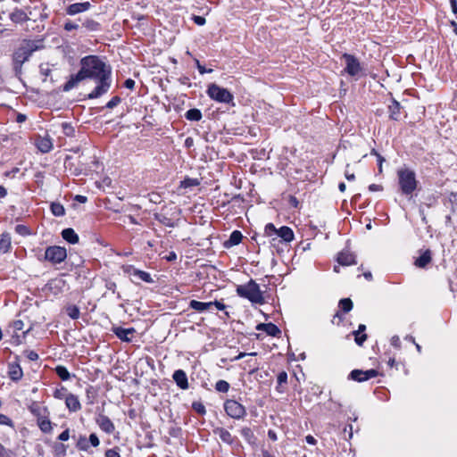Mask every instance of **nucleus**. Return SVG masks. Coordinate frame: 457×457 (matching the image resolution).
Listing matches in <instances>:
<instances>
[{"instance_id":"1","label":"nucleus","mask_w":457,"mask_h":457,"mask_svg":"<svg viewBox=\"0 0 457 457\" xmlns=\"http://www.w3.org/2000/svg\"><path fill=\"white\" fill-rule=\"evenodd\" d=\"M111 67L97 55H87L80 60V70L71 74L63 84L62 90L68 92L87 79L97 80L96 87L88 94L89 99H96L108 92L111 87Z\"/></svg>"},{"instance_id":"2","label":"nucleus","mask_w":457,"mask_h":457,"mask_svg":"<svg viewBox=\"0 0 457 457\" xmlns=\"http://www.w3.org/2000/svg\"><path fill=\"white\" fill-rule=\"evenodd\" d=\"M237 295L244 299H247L252 303L264 304L265 299L260 286L253 279H250L246 284L238 285L236 288Z\"/></svg>"},{"instance_id":"3","label":"nucleus","mask_w":457,"mask_h":457,"mask_svg":"<svg viewBox=\"0 0 457 457\" xmlns=\"http://www.w3.org/2000/svg\"><path fill=\"white\" fill-rule=\"evenodd\" d=\"M399 189L402 195H411L417 189L418 180L415 172L409 168H401L397 170Z\"/></svg>"},{"instance_id":"4","label":"nucleus","mask_w":457,"mask_h":457,"mask_svg":"<svg viewBox=\"0 0 457 457\" xmlns=\"http://www.w3.org/2000/svg\"><path fill=\"white\" fill-rule=\"evenodd\" d=\"M38 49L36 42L29 39H24L20 46L14 51L12 54V62L14 69L21 70L23 63L27 62L33 52Z\"/></svg>"},{"instance_id":"5","label":"nucleus","mask_w":457,"mask_h":457,"mask_svg":"<svg viewBox=\"0 0 457 457\" xmlns=\"http://www.w3.org/2000/svg\"><path fill=\"white\" fill-rule=\"evenodd\" d=\"M264 235L271 237L272 241H275L278 237L285 243H290L295 238L294 231L287 226H282L279 228H276L273 223H268L264 227Z\"/></svg>"},{"instance_id":"6","label":"nucleus","mask_w":457,"mask_h":457,"mask_svg":"<svg viewBox=\"0 0 457 457\" xmlns=\"http://www.w3.org/2000/svg\"><path fill=\"white\" fill-rule=\"evenodd\" d=\"M179 213L180 210L178 207L170 210L163 208L160 212L154 213V218L165 227L175 228L179 220Z\"/></svg>"},{"instance_id":"7","label":"nucleus","mask_w":457,"mask_h":457,"mask_svg":"<svg viewBox=\"0 0 457 457\" xmlns=\"http://www.w3.org/2000/svg\"><path fill=\"white\" fill-rule=\"evenodd\" d=\"M67 258V250L65 247L59 245H50L45 250V254L42 258H38L40 262H48L52 265L62 263Z\"/></svg>"},{"instance_id":"8","label":"nucleus","mask_w":457,"mask_h":457,"mask_svg":"<svg viewBox=\"0 0 457 457\" xmlns=\"http://www.w3.org/2000/svg\"><path fill=\"white\" fill-rule=\"evenodd\" d=\"M206 93L212 100L218 103L230 104L234 100V96L231 92L215 83L208 85Z\"/></svg>"},{"instance_id":"9","label":"nucleus","mask_w":457,"mask_h":457,"mask_svg":"<svg viewBox=\"0 0 457 457\" xmlns=\"http://www.w3.org/2000/svg\"><path fill=\"white\" fill-rule=\"evenodd\" d=\"M223 407L226 414L234 420H243L246 416L245 407L236 400H226Z\"/></svg>"},{"instance_id":"10","label":"nucleus","mask_w":457,"mask_h":457,"mask_svg":"<svg viewBox=\"0 0 457 457\" xmlns=\"http://www.w3.org/2000/svg\"><path fill=\"white\" fill-rule=\"evenodd\" d=\"M341 59L345 62L344 71L349 76L355 77L362 72L361 62L355 55L345 53L342 54Z\"/></svg>"},{"instance_id":"11","label":"nucleus","mask_w":457,"mask_h":457,"mask_svg":"<svg viewBox=\"0 0 457 457\" xmlns=\"http://www.w3.org/2000/svg\"><path fill=\"white\" fill-rule=\"evenodd\" d=\"M7 375L9 379L14 383L22 379L24 372L21 365L20 355H14L13 360L7 363Z\"/></svg>"},{"instance_id":"12","label":"nucleus","mask_w":457,"mask_h":457,"mask_svg":"<svg viewBox=\"0 0 457 457\" xmlns=\"http://www.w3.org/2000/svg\"><path fill=\"white\" fill-rule=\"evenodd\" d=\"M212 306H215L217 310L223 311L226 309V305L222 301L215 300L213 302H199L196 300H191L189 302V308L193 309L198 312H204L209 311Z\"/></svg>"},{"instance_id":"13","label":"nucleus","mask_w":457,"mask_h":457,"mask_svg":"<svg viewBox=\"0 0 457 457\" xmlns=\"http://www.w3.org/2000/svg\"><path fill=\"white\" fill-rule=\"evenodd\" d=\"M100 445V440L96 434L92 433L89 435L88 439L86 436L80 435L76 442V448L79 451L87 452L89 446L97 447Z\"/></svg>"},{"instance_id":"14","label":"nucleus","mask_w":457,"mask_h":457,"mask_svg":"<svg viewBox=\"0 0 457 457\" xmlns=\"http://www.w3.org/2000/svg\"><path fill=\"white\" fill-rule=\"evenodd\" d=\"M379 375V372L375 369L367 370H353L348 378L357 382H364L370 378H376Z\"/></svg>"},{"instance_id":"15","label":"nucleus","mask_w":457,"mask_h":457,"mask_svg":"<svg viewBox=\"0 0 457 457\" xmlns=\"http://www.w3.org/2000/svg\"><path fill=\"white\" fill-rule=\"evenodd\" d=\"M96 423L98 425L100 429L104 433L111 435L115 431L114 423L111 419L104 413H98L96 417Z\"/></svg>"},{"instance_id":"16","label":"nucleus","mask_w":457,"mask_h":457,"mask_svg":"<svg viewBox=\"0 0 457 457\" xmlns=\"http://www.w3.org/2000/svg\"><path fill=\"white\" fill-rule=\"evenodd\" d=\"M353 307V303L350 298H343L338 303V311L336 312V314L333 317L332 322L335 323V320L337 318L338 321L337 324L340 323V321L343 320V313H348L352 311Z\"/></svg>"},{"instance_id":"17","label":"nucleus","mask_w":457,"mask_h":457,"mask_svg":"<svg viewBox=\"0 0 457 457\" xmlns=\"http://www.w3.org/2000/svg\"><path fill=\"white\" fill-rule=\"evenodd\" d=\"M90 8L91 4L89 2L74 3L66 7L65 12L67 15L73 16L78 13L87 12Z\"/></svg>"},{"instance_id":"18","label":"nucleus","mask_w":457,"mask_h":457,"mask_svg":"<svg viewBox=\"0 0 457 457\" xmlns=\"http://www.w3.org/2000/svg\"><path fill=\"white\" fill-rule=\"evenodd\" d=\"M388 117L392 120H399L402 114L403 107L401 104L395 98L391 99L390 104L387 106Z\"/></svg>"},{"instance_id":"19","label":"nucleus","mask_w":457,"mask_h":457,"mask_svg":"<svg viewBox=\"0 0 457 457\" xmlns=\"http://www.w3.org/2000/svg\"><path fill=\"white\" fill-rule=\"evenodd\" d=\"M212 431L213 434L218 436L223 443L228 445H232L236 441V436H232L228 429L222 427H217L213 428Z\"/></svg>"},{"instance_id":"20","label":"nucleus","mask_w":457,"mask_h":457,"mask_svg":"<svg viewBox=\"0 0 457 457\" xmlns=\"http://www.w3.org/2000/svg\"><path fill=\"white\" fill-rule=\"evenodd\" d=\"M337 262L342 266H350L356 264L355 255L349 250H343L338 253Z\"/></svg>"},{"instance_id":"21","label":"nucleus","mask_w":457,"mask_h":457,"mask_svg":"<svg viewBox=\"0 0 457 457\" xmlns=\"http://www.w3.org/2000/svg\"><path fill=\"white\" fill-rule=\"evenodd\" d=\"M172 378L176 385L182 390H187L189 387L187 373L183 370H177L172 375Z\"/></svg>"},{"instance_id":"22","label":"nucleus","mask_w":457,"mask_h":457,"mask_svg":"<svg viewBox=\"0 0 457 457\" xmlns=\"http://www.w3.org/2000/svg\"><path fill=\"white\" fill-rule=\"evenodd\" d=\"M28 410L36 418V420L40 417L49 414L48 408L46 406H42L40 403L36 401H33L29 405H28Z\"/></svg>"},{"instance_id":"23","label":"nucleus","mask_w":457,"mask_h":457,"mask_svg":"<svg viewBox=\"0 0 457 457\" xmlns=\"http://www.w3.org/2000/svg\"><path fill=\"white\" fill-rule=\"evenodd\" d=\"M112 332L120 340L129 343L132 341V338L129 336L133 335L136 329L134 328L115 327L112 328Z\"/></svg>"},{"instance_id":"24","label":"nucleus","mask_w":457,"mask_h":457,"mask_svg":"<svg viewBox=\"0 0 457 457\" xmlns=\"http://www.w3.org/2000/svg\"><path fill=\"white\" fill-rule=\"evenodd\" d=\"M65 406L70 412H77L81 410L82 406L78 395L70 393L65 400Z\"/></svg>"},{"instance_id":"25","label":"nucleus","mask_w":457,"mask_h":457,"mask_svg":"<svg viewBox=\"0 0 457 457\" xmlns=\"http://www.w3.org/2000/svg\"><path fill=\"white\" fill-rule=\"evenodd\" d=\"M35 145L38 151L43 154L49 153L53 149V142L49 137H38Z\"/></svg>"},{"instance_id":"26","label":"nucleus","mask_w":457,"mask_h":457,"mask_svg":"<svg viewBox=\"0 0 457 457\" xmlns=\"http://www.w3.org/2000/svg\"><path fill=\"white\" fill-rule=\"evenodd\" d=\"M240 435L245 441L252 447L257 446V436L250 427H243L240 429Z\"/></svg>"},{"instance_id":"27","label":"nucleus","mask_w":457,"mask_h":457,"mask_svg":"<svg viewBox=\"0 0 457 457\" xmlns=\"http://www.w3.org/2000/svg\"><path fill=\"white\" fill-rule=\"evenodd\" d=\"M256 329L264 331L267 335L271 337H278L281 334L279 328L274 323H260L256 326Z\"/></svg>"},{"instance_id":"28","label":"nucleus","mask_w":457,"mask_h":457,"mask_svg":"<svg viewBox=\"0 0 457 457\" xmlns=\"http://www.w3.org/2000/svg\"><path fill=\"white\" fill-rule=\"evenodd\" d=\"M9 18L15 24L23 23L29 20L28 13L18 7L13 9L9 14Z\"/></svg>"},{"instance_id":"29","label":"nucleus","mask_w":457,"mask_h":457,"mask_svg":"<svg viewBox=\"0 0 457 457\" xmlns=\"http://www.w3.org/2000/svg\"><path fill=\"white\" fill-rule=\"evenodd\" d=\"M288 376L287 371L282 370L277 375V386L275 387L278 394H285L287 390Z\"/></svg>"},{"instance_id":"30","label":"nucleus","mask_w":457,"mask_h":457,"mask_svg":"<svg viewBox=\"0 0 457 457\" xmlns=\"http://www.w3.org/2000/svg\"><path fill=\"white\" fill-rule=\"evenodd\" d=\"M432 261V253L429 249L425 250L420 257H418L414 264L418 268H426Z\"/></svg>"},{"instance_id":"31","label":"nucleus","mask_w":457,"mask_h":457,"mask_svg":"<svg viewBox=\"0 0 457 457\" xmlns=\"http://www.w3.org/2000/svg\"><path fill=\"white\" fill-rule=\"evenodd\" d=\"M37 425L45 434H50L53 431L54 424L49 419V414H46V416L40 417L38 420H37Z\"/></svg>"},{"instance_id":"32","label":"nucleus","mask_w":457,"mask_h":457,"mask_svg":"<svg viewBox=\"0 0 457 457\" xmlns=\"http://www.w3.org/2000/svg\"><path fill=\"white\" fill-rule=\"evenodd\" d=\"M243 234L239 230H234L229 236V238L225 241L224 246L228 248L234 245H237L242 242Z\"/></svg>"},{"instance_id":"33","label":"nucleus","mask_w":457,"mask_h":457,"mask_svg":"<svg viewBox=\"0 0 457 457\" xmlns=\"http://www.w3.org/2000/svg\"><path fill=\"white\" fill-rule=\"evenodd\" d=\"M12 249V238L9 233H3L0 237V252L7 253Z\"/></svg>"},{"instance_id":"34","label":"nucleus","mask_w":457,"mask_h":457,"mask_svg":"<svg viewBox=\"0 0 457 457\" xmlns=\"http://www.w3.org/2000/svg\"><path fill=\"white\" fill-rule=\"evenodd\" d=\"M69 445L64 443L54 442L52 445V453L54 457H64L67 454Z\"/></svg>"},{"instance_id":"35","label":"nucleus","mask_w":457,"mask_h":457,"mask_svg":"<svg viewBox=\"0 0 457 457\" xmlns=\"http://www.w3.org/2000/svg\"><path fill=\"white\" fill-rule=\"evenodd\" d=\"M62 238L70 244H77L79 240L78 234L71 228H64L62 231Z\"/></svg>"},{"instance_id":"36","label":"nucleus","mask_w":457,"mask_h":457,"mask_svg":"<svg viewBox=\"0 0 457 457\" xmlns=\"http://www.w3.org/2000/svg\"><path fill=\"white\" fill-rule=\"evenodd\" d=\"M82 27L87 31V32H96L102 29V25L100 22L95 21L91 18H87L82 22Z\"/></svg>"},{"instance_id":"37","label":"nucleus","mask_w":457,"mask_h":457,"mask_svg":"<svg viewBox=\"0 0 457 457\" xmlns=\"http://www.w3.org/2000/svg\"><path fill=\"white\" fill-rule=\"evenodd\" d=\"M134 278L135 279H131V281L134 284H138L139 281H144L145 283H154V279L151 276V274L147 271L138 270L137 273L135 274Z\"/></svg>"},{"instance_id":"38","label":"nucleus","mask_w":457,"mask_h":457,"mask_svg":"<svg viewBox=\"0 0 457 457\" xmlns=\"http://www.w3.org/2000/svg\"><path fill=\"white\" fill-rule=\"evenodd\" d=\"M185 118L190 121H199L203 118V114L199 109L192 108L186 112Z\"/></svg>"},{"instance_id":"39","label":"nucleus","mask_w":457,"mask_h":457,"mask_svg":"<svg viewBox=\"0 0 457 457\" xmlns=\"http://www.w3.org/2000/svg\"><path fill=\"white\" fill-rule=\"evenodd\" d=\"M54 372L62 381H67L71 378L68 369L63 365H57L54 368Z\"/></svg>"},{"instance_id":"40","label":"nucleus","mask_w":457,"mask_h":457,"mask_svg":"<svg viewBox=\"0 0 457 457\" xmlns=\"http://www.w3.org/2000/svg\"><path fill=\"white\" fill-rule=\"evenodd\" d=\"M50 210L55 217H62L65 215V208L59 202H53L50 205Z\"/></svg>"},{"instance_id":"41","label":"nucleus","mask_w":457,"mask_h":457,"mask_svg":"<svg viewBox=\"0 0 457 457\" xmlns=\"http://www.w3.org/2000/svg\"><path fill=\"white\" fill-rule=\"evenodd\" d=\"M67 315L72 320H78L80 316L79 308L75 304H71L66 307Z\"/></svg>"},{"instance_id":"42","label":"nucleus","mask_w":457,"mask_h":457,"mask_svg":"<svg viewBox=\"0 0 457 457\" xmlns=\"http://www.w3.org/2000/svg\"><path fill=\"white\" fill-rule=\"evenodd\" d=\"M70 394V392H68V389L63 386H61L60 387L58 388H55L53 392V396L55 398V399H58V400H63L64 401L66 400V397L67 395Z\"/></svg>"},{"instance_id":"43","label":"nucleus","mask_w":457,"mask_h":457,"mask_svg":"<svg viewBox=\"0 0 457 457\" xmlns=\"http://www.w3.org/2000/svg\"><path fill=\"white\" fill-rule=\"evenodd\" d=\"M199 185H200V181L198 179L186 178L180 181L179 187L187 188V187H197Z\"/></svg>"},{"instance_id":"44","label":"nucleus","mask_w":457,"mask_h":457,"mask_svg":"<svg viewBox=\"0 0 457 457\" xmlns=\"http://www.w3.org/2000/svg\"><path fill=\"white\" fill-rule=\"evenodd\" d=\"M350 335H353L354 337V342L357 345L362 346L364 342L367 340L368 336L366 333H361L357 330L353 331Z\"/></svg>"},{"instance_id":"45","label":"nucleus","mask_w":457,"mask_h":457,"mask_svg":"<svg viewBox=\"0 0 457 457\" xmlns=\"http://www.w3.org/2000/svg\"><path fill=\"white\" fill-rule=\"evenodd\" d=\"M86 396H87V404H94L96 396V390L92 386H88L86 388Z\"/></svg>"},{"instance_id":"46","label":"nucleus","mask_w":457,"mask_h":457,"mask_svg":"<svg viewBox=\"0 0 457 457\" xmlns=\"http://www.w3.org/2000/svg\"><path fill=\"white\" fill-rule=\"evenodd\" d=\"M230 388V385L228 381L220 379L215 384V390L220 393H227Z\"/></svg>"},{"instance_id":"47","label":"nucleus","mask_w":457,"mask_h":457,"mask_svg":"<svg viewBox=\"0 0 457 457\" xmlns=\"http://www.w3.org/2000/svg\"><path fill=\"white\" fill-rule=\"evenodd\" d=\"M192 409L198 413L199 415H205L206 414V409L204 404L200 401H195L192 403Z\"/></svg>"},{"instance_id":"48","label":"nucleus","mask_w":457,"mask_h":457,"mask_svg":"<svg viewBox=\"0 0 457 457\" xmlns=\"http://www.w3.org/2000/svg\"><path fill=\"white\" fill-rule=\"evenodd\" d=\"M62 130L66 137H72L75 136V129L68 122L62 123Z\"/></svg>"},{"instance_id":"49","label":"nucleus","mask_w":457,"mask_h":457,"mask_svg":"<svg viewBox=\"0 0 457 457\" xmlns=\"http://www.w3.org/2000/svg\"><path fill=\"white\" fill-rule=\"evenodd\" d=\"M122 271L129 276H135L138 269L135 268L134 265L125 264L121 266Z\"/></svg>"},{"instance_id":"50","label":"nucleus","mask_w":457,"mask_h":457,"mask_svg":"<svg viewBox=\"0 0 457 457\" xmlns=\"http://www.w3.org/2000/svg\"><path fill=\"white\" fill-rule=\"evenodd\" d=\"M120 102H121V98L119 96H115L112 97L110 101H108L106 103L104 107L107 109H113L118 104H120Z\"/></svg>"},{"instance_id":"51","label":"nucleus","mask_w":457,"mask_h":457,"mask_svg":"<svg viewBox=\"0 0 457 457\" xmlns=\"http://www.w3.org/2000/svg\"><path fill=\"white\" fill-rule=\"evenodd\" d=\"M15 232L21 236H28L30 234L29 228L22 224L16 225Z\"/></svg>"},{"instance_id":"52","label":"nucleus","mask_w":457,"mask_h":457,"mask_svg":"<svg viewBox=\"0 0 457 457\" xmlns=\"http://www.w3.org/2000/svg\"><path fill=\"white\" fill-rule=\"evenodd\" d=\"M0 425L8 426L11 428L14 427L13 421L7 415L0 413Z\"/></svg>"},{"instance_id":"53","label":"nucleus","mask_w":457,"mask_h":457,"mask_svg":"<svg viewBox=\"0 0 457 457\" xmlns=\"http://www.w3.org/2000/svg\"><path fill=\"white\" fill-rule=\"evenodd\" d=\"M15 453L12 450L5 448L0 443V457H14Z\"/></svg>"},{"instance_id":"54","label":"nucleus","mask_w":457,"mask_h":457,"mask_svg":"<svg viewBox=\"0 0 457 457\" xmlns=\"http://www.w3.org/2000/svg\"><path fill=\"white\" fill-rule=\"evenodd\" d=\"M71 437V430L69 428H67L66 429H64L58 436H57V440L60 441V443H63V442H66L70 439Z\"/></svg>"},{"instance_id":"55","label":"nucleus","mask_w":457,"mask_h":457,"mask_svg":"<svg viewBox=\"0 0 457 457\" xmlns=\"http://www.w3.org/2000/svg\"><path fill=\"white\" fill-rule=\"evenodd\" d=\"M353 427L352 424L346 425L343 429V435H344L345 439L350 440L353 436Z\"/></svg>"},{"instance_id":"56","label":"nucleus","mask_w":457,"mask_h":457,"mask_svg":"<svg viewBox=\"0 0 457 457\" xmlns=\"http://www.w3.org/2000/svg\"><path fill=\"white\" fill-rule=\"evenodd\" d=\"M23 354L29 360V361H36L39 359V355L37 354V352L33 351V350H25L23 352Z\"/></svg>"},{"instance_id":"57","label":"nucleus","mask_w":457,"mask_h":457,"mask_svg":"<svg viewBox=\"0 0 457 457\" xmlns=\"http://www.w3.org/2000/svg\"><path fill=\"white\" fill-rule=\"evenodd\" d=\"M14 332L21 331L24 328V322L21 320H15L11 323Z\"/></svg>"},{"instance_id":"58","label":"nucleus","mask_w":457,"mask_h":457,"mask_svg":"<svg viewBox=\"0 0 457 457\" xmlns=\"http://www.w3.org/2000/svg\"><path fill=\"white\" fill-rule=\"evenodd\" d=\"M79 29V25L77 23L72 22L71 21H67L63 24V29L65 31L71 32L72 30H76Z\"/></svg>"},{"instance_id":"59","label":"nucleus","mask_w":457,"mask_h":457,"mask_svg":"<svg viewBox=\"0 0 457 457\" xmlns=\"http://www.w3.org/2000/svg\"><path fill=\"white\" fill-rule=\"evenodd\" d=\"M45 174L43 171H37L35 173V181L38 187H42L44 184Z\"/></svg>"},{"instance_id":"60","label":"nucleus","mask_w":457,"mask_h":457,"mask_svg":"<svg viewBox=\"0 0 457 457\" xmlns=\"http://www.w3.org/2000/svg\"><path fill=\"white\" fill-rule=\"evenodd\" d=\"M195 62L196 68H197V70H198V71H199V73H200V74H202V75H203V74H204V73H211V72L212 71V69H209V70L205 69V67H204V66H203V65L200 63V62H199V60H198V59H195Z\"/></svg>"},{"instance_id":"61","label":"nucleus","mask_w":457,"mask_h":457,"mask_svg":"<svg viewBox=\"0 0 457 457\" xmlns=\"http://www.w3.org/2000/svg\"><path fill=\"white\" fill-rule=\"evenodd\" d=\"M105 457H120L119 453V449L117 447L112 449H108L105 451Z\"/></svg>"},{"instance_id":"62","label":"nucleus","mask_w":457,"mask_h":457,"mask_svg":"<svg viewBox=\"0 0 457 457\" xmlns=\"http://www.w3.org/2000/svg\"><path fill=\"white\" fill-rule=\"evenodd\" d=\"M105 287L113 294L117 293V285L112 280H106Z\"/></svg>"},{"instance_id":"63","label":"nucleus","mask_w":457,"mask_h":457,"mask_svg":"<svg viewBox=\"0 0 457 457\" xmlns=\"http://www.w3.org/2000/svg\"><path fill=\"white\" fill-rule=\"evenodd\" d=\"M192 20L198 26H203V25H204L206 23V20L203 16L194 15L192 17Z\"/></svg>"},{"instance_id":"64","label":"nucleus","mask_w":457,"mask_h":457,"mask_svg":"<svg viewBox=\"0 0 457 457\" xmlns=\"http://www.w3.org/2000/svg\"><path fill=\"white\" fill-rule=\"evenodd\" d=\"M136 82L132 79H127L123 84L126 88L133 90L135 88Z\"/></svg>"}]
</instances>
